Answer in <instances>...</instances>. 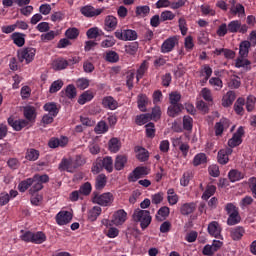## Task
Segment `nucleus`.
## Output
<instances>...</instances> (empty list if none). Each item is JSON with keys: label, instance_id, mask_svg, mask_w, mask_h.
I'll return each instance as SVG.
<instances>
[{"label": "nucleus", "instance_id": "nucleus-1", "mask_svg": "<svg viewBox=\"0 0 256 256\" xmlns=\"http://www.w3.org/2000/svg\"><path fill=\"white\" fill-rule=\"evenodd\" d=\"M43 183H49V175L35 174L31 178L22 180L18 184V191L25 193L29 189V194L35 195V193H39L43 189Z\"/></svg>", "mask_w": 256, "mask_h": 256}, {"label": "nucleus", "instance_id": "nucleus-2", "mask_svg": "<svg viewBox=\"0 0 256 256\" xmlns=\"http://www.w3.org/2000/svg\"><path fill=\"white\" fill-rule=\"evenodd\" d=\"M132 219L135 223H140L142 231H145L151 225V212L149 210L136 209L132 215Z\"/></svg>", "mask_w": 256, "mask_h": 256}, {"label": "nucleus", "instance_id": "nucleus-3", "mask_svg": "<svg viewBox=\"0 0 256 256\" xmlns=\"http://www.w3.org/2000/svg\"><path fill=\"white\" fill-rule=\"evenodd\" d=\"M115 197L111 192H105L99 194L97 191H94L92 194V203L96 205H101L102 207H109L113 203Z\"/></svg>", "mask_w": 256, "mask_h": 256}, {"label": "nucleus", "instance_id": "nucleus-4", "mask_svg": "<svg viewBox=\"0 0 256 256\" xmlns=\"http://www.w3.org/2000/svg\"><path fill=\"white\" fill-rule=\"evenodd\" d=\"M37 50L33 47H25L17 51V57L20 63H24L29 65V63H33L35 59V55Z\"/></svg>", "mask_w": 256, "mask_h": 256}, {"label": "nucleus", "instance_id": "nucleus-5", "mask_svg": "<svg viewBox=\"0 0 256 256\" xmlns=\"http://www.w3.org/2000/svg\"><path fill=\"white\" fill-rule=\"evenodd\" d=\"M147 175H149V168L147 166H138L128 175V181L129 183H136V181L147 177Z\"/></svg>", "mask_w": 256, "mask_h": 256}, {"label": "nucleus", "instance_id": "nucleus-6", "mask_svg": "<svg viewBox=\"0 0 256 256\" xmlns=\"http://www.w3.org/2000/svg\"><path fill=\"white\" fill-rule=\"evenodd\" d=\"M114 35L120 41H136L137 39V31L131 29H118Z\"/></svg>", "mask_w": 256, "mask_h": 256}, {"label": "nucleus", "instance_id": "nucleus-7", "mask_svg": "<svg viewBox=\"0 0 256 256\" xmlns=\"http://www.w3.org/2000/svg\"><path fill=\"white\" fill-rule=\"evenodd\" d=\"M245 135V128L240 126L237 131L232 135V138L228 140V147L231 149H235V147H239L241 143H243V137Z\"/></svg>", "mask_w": 256, "mask_h": 256}, {"label": "nucleus", "instance_id": "nucleus-8", "mask_svg": "<svg viewBox=\"0 0 256 256\" xmlns=\"http://www.w3.org/2000/svg\"><path fill=\"white\" fill-rule=\"evenodd\" d=\"M249 31L247 24H242L240 20H232L228 23V33H241L245 35Z\"/></svg>", "mask_w": 256, "mask_h": 256}, {"label": "nucleus", "instance_id": "nucleus-9", "mask_svg": "<svg viewBox=\"0 0 256 256\" xmlns=\"http://www.w3.org/2000/svg\"><path fill=\"white\" fill-rule=\"evenodd\" d=\"M103 11H105V9H103V8L96 9L92 5H86L80 9V13L84 17H88L89 19H91L93 17H99V15H101V13H103Z\"/></svg>", "mask_w": 256, "mask_h": 256}, {"label": "nucleus", "instance_id": "nucleus-10", "mask_svg": "<svg viewBox=\"0 0 256 256\" xmlns=\"http://www.w3.org/2000/svg\"><path fill=\"white\" fill-rule=\"evenodd\" d=\"M231 126V121L227 118H221L219 122H216L214 126V131L216 137H221L224 131H227Z\"/></svg>", "mask_w": 256, "mask_h": 256}, {"label": "nucleus", "instance_id": "nucleus-11", "mask_svg": "<svg viewBox=\"0 0 256 256\" xmlns=\"http://www.w3.org/2000/svg\"><path fill=\"white\" fill-rule=\"evenodd\" d=\"M177 43H179V38L177 36L167 38L161 46V53H171V51L175 49Z\"/></svg>", "mask_w": 256, "mask_h": 256}, {"label": "nucleus", "instance_id": "nucleus-12", "mask_svg": "<svg viewBox=\"0 0 256 256\" xmlns=\"http://www.w3.org/2000/svg\"><path fill=\"white\" fill-rule=\"evenodd\" d=\"M208 233L211 235V237H215V239H223V236L221 235V231H223V228H221V224L217 221H212L208 224Z\"/></svg>", "mask_w": 256, "mask_h": 256}, {"label": "nucleus", "instance_id": "nucleus-13", "mask_svg": "<svg viewBox=\"0 0 256 256\" xmlns=\"http://www.w3.org/2000/svg\"><path fill=\"white\" fill-rule=\"evenodd\" d=\"M73 219V214L69 211H60L56 215V223L57 225H67L68 223H71V220Z\"/></svg>", "mask_w": 256, "mask_h": 256}, {"label": "nucleus", "instance_id": "nucleus-14", "mask_svg": "<svg viewBox=\"0 0 256 256\" xmlns=\"http://www.w3.org/2000/svg\"><path fill=\"white\" fill-rule=\"evenodd\" d=\"M8 125H10V127L13 128L14 131H21L22 129H25L27 125H29V121L25 119L15 120L13 119V117H9Z\"/></svg>", "mask_w": 256, "mask_h": 256}, {"label": "nucleus", "instance_id": "nucleus-15", "mask_svg": "<svg viewBox=\"0 0 256 256\" xmlns=\"http://www.w3.org/2000/svg\"><path fill=\"white\" fill-rule=\"evenodd\" d=\"M230 15H233L234 17H245V6L241 3L235 4V0H232Z\"/></svg>", "mask_w": 256, "mask_h": 256}, {"label": "nucleus", "instance_id": "nucleus-16", "mask_svg": "<svg viewBox=\"0 0 256 256\" xmlns=\"http://www.w3.org/2000/svg\"><path fill=\"white\" fill-rule=\"evenodd\" d=\"M102 106L104 109L115 111V109H118L119 107V102H117L113 96H106L102 99Z\"/></svg>", "mask_w": 256, "mask_h": 256}, {"label": "nucleus", "instance_id": "nucleus-17", "mask_svg": "<svg viewBox=\"0 0 256 256\" xmlns=\"http://www.w3.org/2000/svg\"><path fill=\"white\" fill-rule=\"evenodd\" d=\"M67 143H69V140L67 139V137H62L60 139L52 137L48 141V147H50V149H57V147H65Z\"/></svg>", "mask_w": 256, "mask_h": 256}, {"label": "nucleus", "instance_id": "nucleus-18", "mask_svg": "<svg viewBox=\"0 0 256 256\" xmlns=\"http://www.w3.org/2000/svg\"><path fill=\"white\" fill-rule=\"evenodd\" d=\"M125 221H127V212H125V210L120 209L114 213L112 219L114 225H123Z\"/></svg>", "mask_w": 256, "mask_h": 256}, {"label": "nucleus", "instance_id": "nucleus-19", "mask_svg": "<svg viewBox=\"0 0 256 256\" xmlns=\"http://www.w3.org/2000/svg\"><path fill=\"white\" fill-rule=\"evenodd\" d=\"M134 151L136 153V158L138 161H141V163H145V161H149V151L142 146H136L134 148Z\"/></svg>", "mask_w": 256, "mask_h": 256}, {"label": "nucleus", "instance_id": "nucleus-20", "mask_svg": "<svg viewBox=\"0 0 256 256\" xmlns=\"http://www.w3.org/2000/svg\"><path fill=\"white\" fill-rule=\"evenodd\" d=\"M117 17L113 15L106 16L104 20L105 31H115L117 29Z\"/></svg>", "mask_w": 256, "mask_h": 256}, {"label": "nucleus", "instance_id": "nucleus-21", "mask_svg": "<svg viewBox=\"0 0 256 256\" xmlns=\"http://www.w3.org/2000/svg\"><path fill=\"white\" fill-rule=\"evenodd\" d=\"M245 235V228L242 226H236L230 229V237L233 241H241Z\"/></svg>", "mask_w": 256, "mask_h": 256}, {"label": "nucleus", "instance_id": "nucleus-22", "mask_svg": "<svg viewBox=\"0 0 256 256\" xmlns=\"http://www.w3.org/2000/svg\"><path fill=\"white\" fill-rule=\"evenodd\" d=\"M23 113L26 121H28V125L29 123H35V119L37 117L35 107L33 106L24 107Z\"/></svg>", "mask_w": 256, "mask_h": 256}, {"label": "nucleus", "instance_id": "nucleus-23", "mask_svg": "<svg viewBox=\"0 0 256 256\" xmlns=\"http://www.w3.org/2000/svg\"><path fill=\"white\" fill-rule=\"evenodd\" d=\"M127 155L120 154L117 155L114 161V168L116 171H123L125 169V165H127Z\"/></svg>", "mask_w": 256, "mask_h": 256}, {"label": "nucleus", "instance_id": "nucleus-24", "mask_svg": "<svg viewBox=\"0 0 256 256\" xmlns=\"http://www.w3.org/2000/svg\"><path fill=\"white\" fill-rule=\"evenodd\" d=\"M197 209V204L194 202L184 203L180 207V213L181 215H184V217H187L191 215Z\"/></svg>", "mask_w": 256, "mask_h": 256}, {"label": "nucleus", "instance_id": "nucleus-25", "mask_svg": "<svg viewBox=\"0 0 256 256\" xmlns=\"http://www.w3.org/2000/svg\"><path fill=\"white\" fill-rule=\"evenodd\" d=\"M41 157V152L35 148H27L25 151L26 161H37Z\"/></svg>", "mask_w": 256, "mask_h": 256}, {"label": "nucleus", "instance_id": "nucleus-26", "mask_svg": "<svg viewBox=\"0 0 256 256\" xmlns=\"http://www.w3.org/2000/svg\"><path fill=\"white\" fill-rule=\"evenodd\" d=\"M44 111L48 113V115H52V117H57L59 115V107H57V103L48 102L43 106Z\"/></svg>", "mask_w": 256, "mask_h": 256}, {"label": "nucleus", "instance_id": "nucleus-27", "mask_svg": "<svg viewBox=\"0 0 256 256\" xmlns=\"http://www.w3.org/2000/svg\"><path fill=\"white\" fill-rule=\"evenodd\" d=\"M235 99H237V95L234 91H228L226 95L222 98V106L223 107H231L233 105Z\"/></svg>", "mask_w": 256, "mask_h": 256}, {"label": "nucleus", "instance_id": "nucleus-28", "mask_svg": "<svg viewBox=\"0 0 256 256\" xmlns=\"http://www.w3.org/2000/svg\"><path fill=\"white\" fill-rule=\"evenodd\" d=\"M108 149L110 153H119V151H121V140L111 138L108 142Z\"/></svg>", "mask_w": 256, "mask_h": 256}, {"label": "nucleus", "instance_id": "nucleus-29", "mask_svg": "<svg viewBox=\"0 0 256 256\" xmlns=\"http://www.w3.org/2000/svg\"><path fill=\"white\" fill-rule=\"evenodd\" d=\"M107 185V176L105 174H99L95 179L96 191H103Z\"/></svg>", "mask_w": 256, "mask_h": 256}, {"label": "nucleus", "instance_id": "nucleus-30", "mask_svg": "<svg viewBox=\"0 0 256 256\" xmlns=\"http://www.w3.org/2000/svg\"><path fill=\"white\" fill-rule=\"evenodd\" d=\"M147 71H149V62L147 60H144L139 68L137 69L136 72V79L137 81H141L142 77H145V73H147Z\"/></svg>", "mask_w": 256, "mask_h": 256}, {"label": "nucleus", "instance_id": "nucleus-31", "mask_svg": "<svg viewBox=\"0 0 256 256\" xmlns=\"http://www.w3.org/2000/svg\"><path fill=\"white\" fill-rule=\"evenodd\" d=\"M11 39L17 47H23V45H25V34L21 32H14L11 35Z\"/></svg>", "mask_w": 256, "mask_h": 256}, {"label": "nucleus", "instance_id": "nucleus-32", "mask_svg": "<svg viewBox=\"0 0 256 256\" xmlns=\"http://www.w3.org/2000/svg\"><path fill=\"white\" fill-rule=\"evenodd\" d=\"M249 49H251V42L249 40H244L239 45V55L244 59L249 55Z\"/></svg>", "mask_w": 256, "mask_h": 256}, {"label": "nucleus", "instance_id": "nucleus-33", "mask_svg": "<svg viewBox=\"0 0 256 256\" xmlns=\"http://www.w3.org/2000/svg\"><path fill=\"white\" fill-rule=\"evenodd\" d=\"M102 169H105L107 173H113V157L106 156L101 158Z\"/></svg>", "mask_w": 256, "mask_h": 256}, {"label": "nucleus", "instance_id": "nucleus-34", "mask_svg": "<svg viewBox=\"0 0 256 256\" xmlns=\"http://www.w3.org/2000/svg\"><path fill=\"white\" fill-rule=\"evenodd\" d=\"M182 109H183L182 104H171L168 107L167 115H168V117H177V115H179V113H181Z\"/></svg>", "mask_w": 256, "mask_h": 256}, {"label": "nucleus", "instance_id": "nucleus-35", "mask_svg": "<svg viewBox=\"0 0 256 256\" xmlns=\"http://www.w3.org/2000/svg\"><path fill=\"white\" fill-rule=\"evenodd\" d=\"M244 177L245 175L237 169H232L228 173V179H230L231 183H236V181H241V179H244Z\"/></svg>", "mask_w": 256, "mask_h": 256}, {"label": "nucleus", "instance_id": "nucleus-36", "mask_svg": "<svg viewBox=\"0 0 256 256\" xmlns=\"http://www.w3.org/2000/svg\"><path fill=\"white\" fill-rule=\"evenodd\" d=\"M86 35L88 39H97V37L105 35V32H103V30L99 29L98 27H92L87 30Z\"/></svg>", "mask_w": 256, "mask_h": 256}, {"label": "nucleus", "instance_id": "nucleus-37", "mask_svg": "<svg viewBox=\"0 0 256 256\" xmlns=\"http://www.w3.org/2000/svg\"><path fill=\"white\" fill-rule=\"evenodd\" d=\"M109 131V125H107L106 121H100L94 128V132L96 135H105Z\"/></svg>", "mask_w": 256, "mask_h": 256}, {"label": "nucleus", "instance_id": "nucleus-38", "mask_svg": "<svg viewBox=\"0 0 256 256\" xmlns=\"http://www.w3.org/2000/svg\"><path fill=\"white\" fill-rule=\"evenodd\" d=\"M47 241V236L42 231H38L33 233L32 235V243L35 245H41V243H45Z\"/></svg>", "mask_w": 256, "mask_h": 256}, {"label": "nucleus", "instance_id": "nucleus-39", "mask_svg": "<svg viewBox=\"0 0 256 256\" xmlns=\"http://www.w3.org/2000/svg\"><path fill=\"white\" fill-rule=\"evenodd\" d=\"M207 163V154L206 153H198L193 158V166L199 167V165H205Z\"/></svg>", "mask_w": 256, "mask_h": 256}, {"label": "nucleus", "instance_id": "nucleus-40", "mask_svg": "<svg viewBox=\"0 0 256 256\" xmlns=\"http://www.w3.org/2000/svg\"><path fill=\"white\" fill-rule=\"evenodd\" d=\"M138 109H140L142 112L147 111V105L149 104V98L145 94H141L138 96Z\"/></svg>", "mask_w": 256, "mask_h": 256}, {"label": "nucleus", "instance_id": "nucleus-41", "mask_svg": "<svg viewBox=\"0 0 256 256\" xmlns=\"http://www.w3.org/2000/svg\"><path fill=\"white\" fill-rule=\"evenodd\" d=\"M167 195L169 205H177L179 203V196L175 193V189H168Z\"/></svg>", "mask_w": 256, "mask_h": 256}, {"label": "nucleus", "instance_id": "nucleus-42", "mask_svg": "<svg viewBox=\"0 0 256 256\" xmlns=\"http://www.w3.org/2000/svg\"><path fill=\"white\" fill-rule=\"evenodd\" d=\"M151 13V8L148 5L137 6L135 10L136 17H147Z\"/></svg>", "mask_w": 256, "mask_h": 256}, {"label": "nucleus", "instance_id": "nucleus-43", "mask_svg": "<svg viewBox=\"0 0 256 256\" xmlns=\"http://www.w3.org/2000/svg\"><path fill=\"white\" fill-rule=\"evenodd\" d=\"M215 191H217V187L215 185H207L206 190L202 194L203 201H208L213 195H215Z\"/></svg>", "mask_w": 256, "mask_h": 256}, {"label": "nucleus", "instance_id": "nucleus-44", "mask_svg": "<svg viewBox=\"0 0 256 256\" xmlns=\"http://www.w3.org/2000/svg\"><path fill=\"white\" fill-rule=\"evenodd\" d=\"M169 207L163 206L157 211L156 219L157 221H165L169 217Z\"/></svg>", "mask_w": 256, "mask_h": 256}, {"label": "nucleus", "instance_id": "nucleus-45", "mask_svg": "<svg viewBox=\"0 0 256 256\" xmlns=\"http://www.w3.org/2000/svg\"><path fill=\"white\" fill-rule=\"evenodd\" d=\"M200 75L205 77V81H209L213 75V68L207 64L203 65L200 70Z\"/></svg>", "mask_w": 256, "mask_h": 256}, {"label": "nucleus", "instance_id": "nucleus-46", "mask_svg": "<svg viewBox=\"0 0 256 256\" xmlns=\"http://www.w3.org/2000/svg\"><path fill=\"white\" fill-rule=\"evenodd\" d=\"M93 93L89 91H85L78 98L79 105H85V103H89V101H93Z\"/></svg>", "mask_w": 256, "mask_h": 256}, {"label": "nucleus", "instance_id": "nucleus-47", "mask_svg": "<svg viewBox=\"0 0 256 256\" xmlns=\"http://www.w3.org/2000/svg\"><path fill=\"white\" fill-rule=\"evenodd\" d=\"M101 211H102V209L100 206H94L88 212V219H90V221H97V217H99V215H101Z\"/></svg>", "mask_w": 256, "mask_h": 256}, {"label": "nucleus", "instance_id": "nucleus-48", "mask_svg": "<svg viewBox=\"0 0 256 256\" xmlns=\"http://www.w3.org/2000/svg\"><path fill=\"white\" fill-rule=\"evenodd\" d=\"M192 178H193V174L191 173V171L184 172L182 177L180 178V185L182 187L189 186V183H190Z\"/></svg>", "mask_w": 256, "mask_h": 256}, {"label": "nucleus", "instance_id": "nucleus-49", "mask_svg": "<svg viewBox=\"0 0 256 256\" xmlns=\"http://www.w3.org/2000/svg\"><path fill=\"white\" fill-rule=\"evenodd\" d=\"M68 66H69V62L63 58L58 59L53 63V67L56 71L67 69Z\"/></svg>", "mask_w": 256, "mask_h": 256}, {"label": "nucleus", "instance_id": "nucleus-50", "mask_svg": "<svg viewBox=\"0 0 256 256\" xmlns=\"http://www.w3.org/2000/svg\"><path fill=\"white\" fill-rule=\"evenodd\" d=\"M239 223H241V215L239 214V212L237 214H232L228 216L227 225H229L230 227H233V225H239Z\"/></svg>", "mask_w": 256, "mask_h": 256}, {"label": "nucleus", "instance_id": "nucleus-51", "mask_svg": "<svg viewBox=\"0 0 256 256\" xmlns=\"http://www.w3.org/2000/svg\"><path fill=\"white\" fill-rule=\"evenodd\" d=\"M139 50V43L138 42H131L130 44L125 46V52L128 55H135Z\"/></svg>", "mask_w": 256, "mask_h": 256}, {"label": "nucleus", "instance_id": "nucleus-52", "mask_svg": "<svg viewBox=\"0 0 256 256\" xmlns=\"http://www.w3.org/2000/svg\"><path fill=\"white\" fill-rule=\"evenodd\" d=\"M93 187L91 186V183L85 182L82 186L79 188L80 195L87 197V195H91Z\"/></svg>", "mask_w": 256, "mask_h": 256}, {"label": "nucleus", "instance_id": "nucleus-53", "mask_svg": "<svg viewBox=\"0 0 256 256\" xmlns=\"http://www.w3.org/2000/svg\"><path fill=\"white\" fill-rule=\"evenodd\" d=\"M149 119H151V114H140L136 116L135 123L136 125H145L149 123Z\"/></svg>", "mask_w": 256, "mask_h": 256}, {"label": "nucleus", "instance_id": "nucleus-54", "mask_svg": "<svg viewBox=\"0 0 256 256\" xmlns=\"http://www.w3.org/2000/svg\"><path fill=\"white\" fill-rule=\"evenodd\" d=\"M65 93L68 99H75L77 97V88H75V85L69 84L65 89Z\"/></svg>", "mask_w": 256, "mask_h": 256}, {"label": "nucleus", "instance_id": "nucleus-55", "mask_svg": "<svg viewBox=\"0 0 256 256\" xmlns=\"http://www.w3.org/2000/svg\"><path fill=\"white\" fill-rule=\"evenodd\" d=\"M224 211L228 214V217H230V215L239 213V207L235 206L233 203H227L224 207Z\"/></svg>", "mask_w": 256, "mask_h": 256}, {"label": "nucleus", "instance_id": "nucleus-56", "mask_svg": "<svg viewBox=\"0 0 256 256\" xmlns=\"http://www.w3.org/2000/svg\"><path fill=\"white\" fill-rule=\"evenodd\" d=\"M91 171L93 175H98L103 171V164L101 162V158H97L96 161L92 164Z\"/></svg>", "mask_w": 256, "mask_h": 256}, {"label": "nucleus", "instance_id": "nucleus-57", "mask_svg": "<svg viewBox=\"0 0 256 256\" xmlns=\"http://www.w3.org/2000/svg\"><path fill=\"white\" fill-rule=\"evenodd\" d=\"M63 80H56L54 81L49 88V93H57L58 91H61L63 89Z\"/></svg>", "mask_w": 256, "mask_h": 256}, {"label": "nucleus", "instance_id": "nucleus-58", "mask_svg": "<svg viewBox=\"0 0 256 256\" xmlns=\"http://www.w3.org/2000/svg\"><path fill=\"white\" fill-rule=\"evenodd\" d=\"M117 43V40L113 36H107V39L101 42V47L103 49H109V47H113Z\"/></svg>", "mask_w": 256, "mask_h": 256}, {"label": "nucleus", "instance_id": "nucleus-59", "mask_svg": "<svg viewBox=\"0 0 256 256\" xmlns=\"http://www.w3.org/2000/svg\"><path fill=\"white\" fill-rule=\"evenodd\" d=\"M145 129H146V137H148L149 139H153V137H155V123L150 122L146 124Z\"/></svg>", "mask_w": 256, "mask_h": 256}, {"label": "nucleus", "instance_id": "nucleus-60", "mask_svg": "<svg viewBox=\"0 0 256 256\" xmlns=\"http://www.w3.org/2000/svg\"><path fill=\"white\" fill-rule=\"evenodd\" d=\"M67 39H77L79 37V29L73 27L68 28L65 32Z\"/></svg>", "mask_w": 256, "mask_h": 256}, {"label": "nucleus", "instance_id": "nucleus-61", "mask_svg": "<svg viewBox=\"0 0 256 256\" xmlns=\"http://www.w3.org/2000/svg\"><path fill=\"white\" fill-rule=\"evenodd\" d=\"M256 98L253 95H249L246 100V109L249 113L255 109Z\"/></svg>", "mask_w": 256, "mask_h": 256}, {"label": "nucleus", "instance_id": "nucleus-62", "mask_svg": "<svg viewBox=\"0 0 256 256\" xmlns=\"http://www.w3.org/2000/svg\"><path fill=\"white\" fill-rule=\"evenodd\" d=\"M106 61H108V63H117V61H119V54H117L115 51L107 52Z\"/></svg>", "mask_w": 256, "mask_h": 256}, {"label": "nucleus", "instance_id": "nucleus-63", "mask_svg": "<svg viewBox=\"0 0 256 256\" xmlns=\"http://www.w3.org/2000/svg\"><path fill=\"white\" fill-rule=\"evenodd\" d=\"M89 79L87 78H79L77 81H76V86L78 89H81V91L87 89V87H89Z\"/></svg>", "mask_w": 256, "mask_h": 256}, {"label": "nucleus", "instance_id": "nucleus-64", "mask_svg": "<svg viewBox=\"0 0 256 256\" xmlns=\"http://www.w3.org/2000/svg\"><path fill=\"white\" fill-rule=\"evenodd\" d=\"M58 169L60 171H69V169H71V160L63 158L59 164Z\"/></svg>", "mask_w": 256, "mask_h": 256}]
</instances>
